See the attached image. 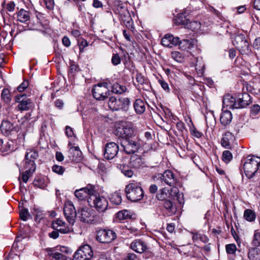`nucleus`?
Instances as JSON below:
<instances>
[{
	"label": "nucleus",
	"instance_id": "nucleus-54",
	"mask_svg": "<svg viewBox=\"0 0 260 260\" xmlns=\"http://www.w3.org/2000/svg\"><path fill=\"white\" fill-rule=\"evenodd\" d=\"M28 86V82L27 80H24L19 86L17 87V90L19 92H23Z\"/></svg>",
	"mask_w": 260,
	"mask_h": 260
},
{
	"label": "nucleus",
	"instance_id": "nucleus-48",
	"mask_svg": "<svg viewBox=\"0 0 260 260\" xmlns=\"http://www.w3.org/2000/svg\"><path fill=\"white\" fill-rule=\"evenodd\" d=\"M237 250V247L235 244H230L226 245V251L228 254H233Z\"/></svg>",
	"mask_w": 260,
	"mask_h": 260
},
{
	"label": "nucleus",
	"instance_id": "nucleus-14",
	"mask_svg": "<svg viewBox=\"0 0 260 260\" xmlns=\"http://www.w3.org/2000/svg\"><path fill=\"white\" fill-rule=\"evenodd\" d=\"M63 213L67 220L71 224H73L75 221L76 211L74 205L68 202L64 204Z\"/></svg>",
	"mask_w": 260,
	"mask_h": 260
},
{
	"label": "nucleus",
	"instance_id": "nucleus-23",
	"mask_svg": "<svg viewBox=\"0 0 260 260\" xmlns=\"http://www.w3.org/2000/svg\"><path fill=\"white\" fill-rule=\"evenodd\" d=\"M13 124L8 120H3L1 123V130L6 136H8L14 130Z\"/></svg>",
	"mask_w": 260,
	"mask_h": 260
},
{
	"label": "nucleus",
	"instance_id": "nucleus-27",
	"mask_svg": "<svg viewBox=\"0 0 260 260\" xmlns=\"http://www.w3.org/2000/svg\"><path fill=\"white\" fill-rule=\"evenodd\" d=\"M232 118V114L230 111L227 110L223 111L220 117V123L222 125L226 126L231 122Z\"/></svg>",
	"mask_w": 260,
	"mask_h": 260
},
{
	"label": "nucleus",
	"instance_id": "nucleus-3",
	"mask_svg": "<svg viewBox=\"0 0 260 260\" xmlns=\"http://www.w3.org/2000/svg\"><path fill=\"white\" fill-rule=\"evenodd\" d=\"M87 202L89 206L94 208L99 212H105L108 207L107 199L97 193L95 190V192L88 197Z\"/></svg>",
	"mask_w": 260,
	"mask_h": 260
},
{
	"label": "nucleus",
	"instance_id": "nucleus-47",
	"mask_svg": "<svg viewBox=\"0 0 260 260\" xmlns=\"http://www.w3.org/2000/svg\"><path fill=\"white\" fill-rule=\"evenodd\" d=\"M19 215L20 218L23 221H26L27 217L30 216L28 209L26 208L22 209L20 212Z\"/></svg>",
	"mask_w": 260,
	"mask_h": 260
},
{
	"label": "nucleus",
	"instance_id": "nucleus-15",
	"mask_svg": "<svg viewBox=\"0 0 260 260\" xmlns=\"http://www.w3.org/2000/svg\"><path fill=\"white\" fill-rule=\"evenodd\" d=\"M95 187L89 184L86 187L77 189L75 191V196L79 200H84L87 196H91L95 192Z\"/></svg>",
	"mask_w": 260,
	"mask_h": 260
},
{
	"label": "nucleus",
	"instance_id": "nucleus-53",
	"mask_svg": "<svg viewBox=\"0 0 260 260\" xmlns=\"http://www.w3.org/2000/svg\"><path fill=\"white\" fill-rule=\"evenodd\" d=\"M260 111V106L258 105H253L251 109V114L253 116L256 115Z\"/></svg>",
	"mask_w": 260,
	"mask_h": 260
},
{
	"label": "nucleus",
	"instance_id": "nucleus-49",
	"mask_svg": "<svg viewBox=\"0 0 260 260\" xmlns=\"http://www.w3.org/2000/svg\"><path fill=\"white\" fill-rule=\"evenodd\" d=\"M52 170L54 172L59 175H62L65 171L63 167L57 165L53 166Z\"/></svg>",
	"mask_w": 260,
	"mask_h": 260
},
{
	"label": "nucleus",
	"instance_id": "nucleus-50",
	"mask_svg": "<svg viewBox=\"0 0 260 260\" xmlns=\"http://www.w3.org/2000/svg\"><path fill=\"white\" fill-rule=\"evenodd\" d=\"M191 134L196 137L197 138H200L203 136V133L198 131L196 127H193L192 128L190 129Z\"/></svg>",
	"mask_w": 260,
	"mask_h": 260
},
{
	"label": "nucleus",
	"instance_id": "nucleus-60",
	"mask_svg": "<svg viewBox=\"0 0 260 260\" xmlns=\"http://www.w3.org/2000/svg\"><path fill=\"white\" fill-rule=\"evenodd\" d=\"M46 251L47 252L48 254L52 257V258H55V255L58 254V252H56L53 248H48L46 249Z\"/></svg>",
	"mask_w": 260,
	"mask_h": 260
},
{
	"label": "nucleus",
	"instance_id": "nucleus-17",
	"mask_svg": "<svg viewBox=\"0 0 260 260\" xmlns=\"http://www.w3.org/2000/svg\"><path fill=\"white\" fill-rule=\"evenodd\" d=\"M92 214V210L87 207L82 208L78 211L79 217L84 222L91 223L93 221Z\"/></svg>",
	"mask_w": 260,
	"mask_h": 260
},
{
	"label": "nucleus",
	"instance_id": "nucleus-13",
	"mask_svg": "<svg viewBox=\"0 0 260 260\" xmlns=\"http://www.w3.org/2000/svg\"><path fill=\"white\" fill-rule=\"evenodd\" d=\"M118 151L119 147L117 144L114 142L108 143L105 146L104 156L106 159H112L117 156Z\"/></svg>",
	"mask_w": 260,
	"mask_h": 260
},
{
	"label": "nucleus",
	"instance_id": "nucleus-38",
	"mask_svg": "<svg viewBox=\"0 0 260 260\" xmlns=\"http://www.w3.org/2000/svg\"><path fill=\"white\" fill-rule=\"evenodd\" d=\"M110 199L111 202L116 205L120 204L122 202L121 194L119 191H116L112 193Z\"/></svg>",
	"mask_w": 260,
	"mask_h": 260
},
{
	"label": "nucleus",
	"instance_id": "nucleus-43",
	"mask_svg": "<svg viewBox=\"0 0 260 260\" xmlns=\"http://www.w3.org/2000/svg\"><path fill=\"white\" fill-rule=\"evenodd\" d=\"M171 55L172 57L178 63H183L184 61V56L179 52H173Z\"/></svg>",
	"mask_w": 260,
	"mask_h": 260
},
{
	"label": "nucleus",
	"instance_id": "nucleus-33",
	"mask_svg": "<svg viewBox=\"0 0 260 260\" xmlns=\"http://www.w3.org/2000/svg\"><path fill=\"white\" fill-rule=\"evenodd\" d=\"M248 256L249 260H260V250L257 247L249 249Z\"/></svg>",
	"mask_w": 260,
	"mask_h": 260
},
{
	"label": "nucleus",
	"instance_id": "nucleus-12",
	"mask_svg": "<svg viewBox=\"0 0 260 260\" xmlns=\"http://www.w3.org/2000/svg\"><path fill=\"white\" fill-rule=\"evenodd\" d=\"M116 234L111 230H101L96 234V240L101 243H110L116 238Z\"/></svg>",
	"mask_w": 260,
	"mask_h": 260
},
{
	"label": "nucleus",
	"instance_id": "nucleus-28",
	"mask_svg": "<svg viewBox=\"0 0 260 260\" xmlns=\"http://www.w3.org/2000/svg\"><path fill=\"white\" fill-rule=\"evenodd\" d=\"M69 157L71 160L78 161L81 159L82 152L78 147H72L69 149Z\"/></svg>",
	"mask_w": 260,
	"mask_h": 260
},
{
	"label": "nucleus",
	"instance_id": "nucleus-9",
	"mask_svg": "<svg viewBox=\"0 0 260 260\" xmlns=\"http://www.w3.org/2000/svg\"><path fill=\"white\" fill-rule=\"evenodd\" d=\"M93 252L90 245L81 246L74 254L73 260H90L93 257Z\"/></svg>",
	"mask_w": 260,
	"mask_h": 260
},
{
	"label": "nucleus",
	"instance_id": "nucleus-26",
	"mask_svg": "<svg viewBox=\"0 0 260 260\" xmlns=\"http://www.w3.org/2000/svg\"><path fill=\"white\" fill-rule=\"evenodd\" d=\"M196 43V41L194 39H183L180 40L179 39L178 45L182 50H187L193 48Z\"/></svg>",
	"mask_w": 260,
	"mask_h": 260
},
{
	"label": "nucleus",
	"instance_id": "nucleus-55",
	"mask_svg": "<svg viewBox=\"0 0 260 260\" xmlns=\"http://www.w3.org/2000/svg\"><path fill=\"white\" fill-rule=\"evenodd\" d=\"M111 60L113 64L117 65L120 63L121 58L118 54H113Z\"/></svg>",
	"mask_w": 260,
	"mask_h": 260
},
{
	"label": "nucleus",
	"instance_id": "nucleus-32",
	"mask_svg": "<svg viewBox=\"0 0 260 260\" xmlns=\"http://www.w3.org/2000/svg\"><path fill=\"white\" fill-rule=\"evenodd\" d=\"M130 164L134 168H138L143 165L144 161L140 156L134 154L131 157Z\"/></svg>",
	"mask_w": 260,
	"mask_h": 260
},
{
	"label": "nucleus",
	"instance_id": "nucleus-20",
	"mask_svg": "<svg viewBox=\"0 0 260 260\" xmlns=\"http://www.w3.org/2000/svg\"><path fill=\"white\" fill-rule=\"evenodd\" d=\"M223 108L229 109H238L237 102L235 98L230 94L225 95L222 101Z\"/></svg>",
	"mask_w": 260,
	"mask_h": 260
},
{
	"label": "nucleus",
	"instance_id": "nucleus-51",
	"mask_svg": "<svg viewBox=\"0 0 260 260\" xmlns=\"http://www.w3.org/2000/svg\"><path fill=\"white\" fill-rule=\"evenodd\" d=\"M46 8L49 10H52L54 9V0H43Z\"/></svg>",
	"mask_w": 260,
	"mask_h": 260
},
{
	"label": "nucleus",
	"instance_id": "nucleus-59",
	"mask_svg": "<svg viewBox=\"0 0 260 260\" xmlns=\"http://www.w3.org/2000/svg\"><path fill=\"white\" fill-rule=\"evenodd\" d=\"M78 66H70L69 70V74L72 76H74L76 72L80 71Z\"/></svg>",
	"mask_w": 260,
	"mask_h": 260
},
{
	"label": "nucleus",
	"instance_id": "nucleus-30",
	"mask_svg": "<svg viewBox=\"0 0 260 260\" xmlns=\"http://www.w3.org/2000/svg\"><path fill=\"white\" fill-rule=\"evenodd\" d=\"M234 138L232 134L229 132H226L224 133L223 138L221 141V145L225 148H231V140H233Z\"/></svg>",
	"mask_w": 260,
	"mask_h": 260
},
{
	"label": "nucleus",
	"instance_id": "nucleus-7",
	"mask_svg": "<svg viewBox=\"0 0 260 260\" xmlns=\"http://www.w3.org/2000/svg\"><path fill=\"white\" fill-rule=\"evenodd\" d=\"M107 82L99 83L93 86L92 92L94 99L99 101H104L108 98L110 94Z\"/></svg>",
	"mask_w": 260,
	"mask_h": 260
},
{
	"label": "nucleus",
	"instance_id": "nucleus-19",
	"mask_svg": "<svg viewBox=\"0 0 260 260\" xmlns=\"http://www.w3.org/2000/svg\"><path fill=\"white\" fill-rule=\"evenodd\" d=\"M179 38L174 37L172 35H166L161 39V44L163 46L171 48L173 46L178 45Z\"/></svg>",
	"mask_w": 260,
	"mask_h": 260
},
{
	"label": "nucleus",
	"instance_id": "nucleus-6",
	"mask_svg": "<svg viewBox=\"0 0 260 260\" xmlns=\"http://www.w3.org/2000/svg\"><path fill=\"white\" fill-rule=\"evenodd\" d=\"M115 134L123 140H126L133 138L136 133L131 124L125 122L120 124L117 127Z\"/></svg>",
	"mask_w": 260,
	"mask_h": 260
},
{
	"label": "nucleus",
	"instance_id": "nucleus-10",
	"mask_svg": "<svg viewBox=\"0 0 260 260\" xmlns=\"http://www.w3.org/2000/svg\"><path fill=\"white\" fill-rule=\"evenodd\" d=\"M15 101L18 104L15 109L21 112L29 110L32 106V101L25 94H19L15 96Z\"/></svg>",
	"mask_w": 260,
	"mask_h": 260
},
{
	"label": "nucleus",
	"instance_id": "nucleus-41",
	"mask_svg": "<svg viewBox=\"0 0 260 260\" xmlns=\"http://www.w3.org/2000/svg\"><path fill=\"white\" fill-rule=\"evenodd\" d=\"M168 191V189L166 187L160 189L156 195V199L162 201L166 200Z\"/></svg>",
	"mask_w": 260,
	"mask_h": 260
},
{
	"label": "nucleus",
	"instance_id": "nucleus-11",
	"mask_svg": "<svg viewBox=\"0 0 260 260\" xmlns=\"http://www.w3.org/2000/svg\"><path fill=\"white\" fill-rule=\"evenodd\" d=\"M124 151L127 154H133L136 152L140 148L141 144L134 139H128L123 140L121 143Z\"/></svg>",
	"mask_w": 260,
	"mask_h": 260
},
{
	"label": "nucleus",
	"instance_id": "nucleus-56",
	"mask_svg": "<svg viewBox=\"0 0 260 260\" xmlns=\"http://www.w3.org/2000/svg\"><path fill=\"white\" fill-rule=\"evenodd\" d=\"M34 184L38 187L43 188L46 186L44 182L41 179H35L34 181Z\"/></svg>",
	"mask_w": 260,
	"mask_h": 260
},
{
	"label": "nucleus",
	"instance_id": "nucleus-16",
	"mask_svg": "<svg viewBox=\"0 0 260 260\" xmlns=\"http://www.w3.org/2000/svg\"><path fill=\"white\" fill-rule=\"evenodd\" d=\"M52 228L57 230L62 234L69 233L72 231V229L67 225V224L61 220L57 219L52 223Z\"/></svg>",
	"mask_w": 260,
	"mask_h": 260
},
{
	"label": "nucleus",
	"instance_id": "nucleus-57",
	"mask_svg": "<svg viewBox=\"0 0 260 260\" xmlns=\"http://www.w3.org/2000/svg\"><path fill=\"white\" fill-rule=\"evenodd\" d=\"M158 82L160 84L161 87L166 91L169 92L170 88L168 84L163 79H159Z\"/></svg>",
	"mask_w": 260,
	"mask_h": 260
},
{
	"label": "nucleus",
	"instance_id": "nucleus-64",
	"mask_svg": "<svg viewBox=\"0 0 260 260\" xmlns=\"http://www.w3.org/2000/svg\"><path fill=\"white\" fill-rule=\"evenodd\" d=\"M253 47L257 50L260 49V38L256 39L253 43Z\"/></svg>",
	"mask_w": 260,
	"mask_h": 260
},
{
	"label": "nucleus",
	"instance_id": "nucleus-40",
	"mask_svg": "<svg viewBox=\"0 0 260 260\" xmlns=\"http://www.w3.org/2000/svg\"><path fill=\"white\" fill-rule=\"evenodd\" d=\"M116 217L119 220H124L131 217V212L127 210L119 211L116 214Z\"/></svg>",
	"mask_w": 260,
	"mask_h": 260
},
{
	"label": "nucleus",
	"instance_id": "nucleus-46",
	"mask_svg": "<svg viewBox=\"0 0 260 260\" xmlns=\"http://www.w3.org/2000/svg\"><path fill=\"white\" fill-rule=\"evenodd\" d=\"M252 243L253 245L256 247L260 245V233L255 232Z\"/></svg>",
	"mask_w": 260,
	"mask_h": 260
},
{
	"label": "nucleus",
	"instance_id": "nucleus-4",
	"mask_svg": "<svg viewBox=\"0 0 260 260\" xmlns=\"http://www.w3.org/2000/svg\"><path fill=\"white\" fill-rule=\"evenodd\" d=\"M260 166V157L248 156L244 162L243 168L245 175L248 178H252Z\"/></svg>",
	"mask_w": 260,
	"mask_h": 260
},
{
	"label": "nucleus",
	"instance_id": "nucleus-5",
	"mask_svg": "<svg viewBox=\"0 0 260 260\" xmlns=\"http://www.w3.org/2000/svg\"><path fill=\"white\" fill-rule=\"evenodd\" d=\"M233 45L242 54H248L251 50L249 43L245 36L243 34L236 35L232 41Z\"/></svg>",
	"mask_w": 260,
	"mask_h": 260
},
{
	"label": "nucleus",
	"instance_id": "nucleus-21",
	"mask_svg": "<svg viewBox=\"0 0 260 260\" xmlns=\"http://www.w3.org/2000/svg\"><path fill=\"white\" fill-rule=\"evenodd\" d=\"M237 102L238 108L246 107L252 103L250 95L246 92L239 94Z\"/></svg>",
	"mask_w": 260,
	"mask_h": 260
},
{
	"label": "nucleus",
	"instance_id": "nucleus-36",
	"mask_svg": "<svg viewBox=\"0 0 260 260\" xmlns=\"http://www.w3.org/2000/svg\"><path fill=\"white\" fill-rule=\"evenodd\" d=\"M126 86L117 83L112 85V91L116 94H122L126 92Z\"/></svg>",
	"mask_w": 260,
	"mask_h": 260
},
{
	"label": "nucleus",
	"instance_id": "nucleus-44",
	"mask_svg": "<svg viewBox=\"0 0 260 260\" xmlns=\"http://www.w3.org/2000/svg\"><path fill=\"white\" fill-rule=\"evenodd\" d=\"M233 158L231 152L229 150H225L222 153V160L226 163L229 162Z\"/></svg>",
	"mask_w": 260,
	"mask_h": 260
},
{
	"label": "nucleus",
	"instance_id": "nucleus-37",
	"mask_svg": "<svg viewBox=\"0 0 260 260\" xmlns=\"http://www.w3.org/2000/svg\"><path fill=\"white\" fill-rule=\"evenodd\" d=\"M244 217L248 221H254L256 218V214L254 211L251 209H246L244 212Z\"/></svg>",
	"mask_w": 260,
	"mask_h": 260
},
{
	"label": "nucleus",
	"instance_id": "nucleus-62",
	"mask_svg": "<svg viewBox=\"0 0 260 260\" xmlns=\"http://www.w3.org/2000/svg\"><path fill=\"white\" fill-rule=\"evenodd\" d=\"M125 260H139L137 256L132 253H128Z\"/></svg>",
	"mask_w": 260,
	"mask_h": 260
},
{
	"label": "nucleus",
	"instance_id": "nucleus-31",
	"mask_svg": "<svg viewBox=\"0 0 260 260\" xmlns=\"http://www.w3.org/2000/svg\"><path fill=\"white\" fill-rule=\"evenodd\" d=\"M120 99H116L114 96H111L109 98L108 101L109 107L113 111L120 110Z\"/></svg>",
	"mask_w": 260,
	"mask_h": 260
},
{
	"label": "nucleus",
	"instance_id": "nucleus-25",
	"mask_svg": "<svg viewBox=\"0 0 260 260\" xmlns=\"http://www.w3.org/2000/svg\"><path fill=\"white\" fill-rule=\"evenodd\" d=\"M188 13L186 11L177 15V17L174 19V22L176 25H182L185 27L188 22V19L186 18Z\"/></svg>",
	"mask_w": 260,
	"mask_h": 260
},
{
	"label": "nucleus",
	"instance_id": "nucleus-42",
	"mask_svg": "<svg viewBox=\"0 0 260 260\" xmlns=\"http://www.w3.org/2000/svg\"><path fill=\"white\" fill-rule=\"evenodd\" d=\"M200 23L196 21H190L188 20L187 24L186 25L185 27L191 29L192 31H196L200 28Z\"/></svg>",
	"mask_w": 260,
	"mask_h": 260
},
{
	"label": "nucleus",
	"instance_id": "nucleus-1",
	"mask_svg": "<svg viewBox=\"0 0 260 260\" xmlns=\"http://www.w3.org/2000/svg\"><path fill=\"white\" fill-rule=\"evenodd\" d=\"M39 156L38 153L35 150H27L23 162V167L26 171L22 174V181L26 183L36 170L35 160Z\"/></svg>",
	"mask_w": 260,
	"mask_h": 260
},
{
	"label": "nucleus",
	"instance_id": "nucleus-58",
	"mask_svg": "<svg viewBox=\"0 0 260 260\" xmlns=\"http://www.w3.org/2000/svg\"><path fill=\"white\" fill-rule=\"evenodd\" d=\"M122 173L126 177H131L133 175V172L128 168L124 167L122 170Z\"/></svg>",
	"mask_w": 260,
	"mask_h": 260
},
{
	"label": "nucleus",
	"instance_id": "nucleus-8",
	"mask_svg": "<svg viewBox=\"0 0 260 260\" xmlns=\"http://www.w3.org/2000/svg\"><path fill=\"white\" fill-rule=\"evenodd\" d=\"M153 179L156 182H164L170 186L176 185L177 182L175 174L170 170H166L163 174H157L153 177Z\"/></svg>",
	"mask_w": 260,
	"mask_h": 260
},
{
	"label": "nucleus",
	"instance_id": "nucleus-29",
	"mask_svg": "<svg viewBox=\"0 0 260 260\" xmlns=\"http://www.w3.org/2000/svg\"><path fill=\"white\" fill-rule=\"evenodd\" d=\"M134 108L137 114H143L146 109L144 102L141 99H137L134 103Z\"/></svg>",
	"mask_w": 260,
	"mask_h": 260
},
{
	"label": "nucleus",
	"instance_id": "nucleus-34",
	"mask_svg": "<svg viewBox=\"0 0 260 260\" xmlns=\"http://www.w3.org/2000/svg\"><path fill=\"white\" fill-rule=\"evenodd\" d=\"M29 18L30 16L29 12L23 9H21L17 13L18 20L22 23H25L29 19Z\"/></svg>",
	"mask_w": 260,
	"mask_h": 260
},
{
	"label": "nucleus",
	"instance_id": "nucleus-45",
	"mask_svg": "<svg viewBox=\"0 0 260 260\" xmlns=\"http://www.w3.org/2000/svg\"><path fill=\"white\" fill-rule=\"evenodd\" d=\"M121 19L124 22L129 23L132 20L131 16L128 12L126 10H124L123 13H121Z\"/></svg>",
	"mask_w": 260,
	"mask_h": 260
},
{
	"label": "nucleus",
	"instance_id": "nucleus-52",
	"mask_svg": "<svg viewBox=\"0 0 260 260\" xmlns=\"http://www.w3.org/2000/svg\"><path fill=\"white\" fill-rule=\"evenodd\" d=\"M34 214L35 215V218L36 220H40L43 218L42 211L39 208H34Z\"/></svg>",
	"mask_w": 260,
	"mask_h": 260
},
{
	"label": "nucleus",
	"instance_id": "nucleus-2",
	"mask_svg": "<svg viewBox=\"0 0 260 260\" xmlns=\"http://www.w3.org/2000/svg\"><path fill=\"white\" fill-rule=\"evenodd\" d=\"M127 199L133 202H137L141 200L144 197V191L140 184L137 182H132L127 185L125 188Z\"/></svg>",
	"mask_w": 260,
	"mask_h": 260
},
{
	"label": "nucleus",
	"instance_id": "nucleus-39",
	"mask_svg": "<svg viewBox=\"0 0 260 260\" xmlns=\"http://www.w3.org/2000/svg\"><path fill=\"white\" fill-rule=\"evenodd\" d=\"M120 110H122L124 111H127L130 105V101L129 99L127 98H120Z\"/></svg>",
	"mask_w": 260,
	"mask_h": 260
},
{
	"label": "nucleus",
	"instance_id": "nucleus-24",
	"mask_svg": "<svg viewBox=\"0 0 260 260\" xmlns=\"http://www.w3.org/2000/svg\"><path fill=\"white\" fill-rule=\"evenodd\" d=\"M136 79L138 82L139 88H141L143 90H147V88L149 86L148 80L145 77L143 76L141 73H137L136 76Z\"/></svg>",
	"mask_w": 260,
	"mask_h": 260
},
{
	"label": "nucleus",
	"instance_id": "nucleus-18",
	"mask_svg": "<svg viewBox=\"0 0 260 260\" xmlns=\"http://www.w3.org/2000/svg\"><path fill=\"white\" fill-rule=\"evenodd\" d=\"M130 247L133 251L139 253H142L147 249L145 242L140 239L133 241L131 244Z\"/></svg>",
	"mask_w": 260,
	"mask_h": 260
},
{
	"label": "nucleus",
	"instance_id": "nucleus-63",
	"mask_svg": "<svg viewBox=\"0 0 260 260\" xmlns=\"http://www.w3.org/2000/svg\"><path fill=\"white\" fill-rule=\"evenodd\" d=\"M62 42L63 45L67 47H69L71 45L70 40L69 38L67 36L63 37L62 39Z\"/></svg>",
	"mask_w": 260,
	"mask_h": 260
},
{
	"label": "nucleus",
	"instance_id": "nucleus-22",
	"mask_svg": "<svg viewBox=\"0 0 260 260\" xmlns=\"http://www.w3.org/2000/svg\"><path fill=\"white\" fill-rule=\"evenodd\" d=\"M162 205L168 216H172L177 212V207L171 201L165 200L162 201Z\"/></svg>",
	"mask_w": 260,
	"mask_h": 260
},
{
	"label": "nucleus",
	"instance_id": "nucleus-61",
	"mask_svg": "<svg viewBox=\"0 0 260 260\" xmlns=\"http://www.w3.org/2000/svg\"><path fill=\"white\" fill-rule=\"evenodd\" d=\"M176 127L178 131L183 132L185 130V125L184 123L181 121H179L176 123Z\"/></svg>",
	"mask_w": 260,
	"mask_h": 260
},
{
	"label": "nucleus",
	"instance_id": "nucleus-35",
	"mask_svg": "<svg viewBox=\"0 0 260 260\" xmlns=\"http://www.w3.org/2000/svg\"><path fill=\"white\" fill-rule=\"evenodd\" d=\"M2 100L8 105H10L12 101L11 93L7 88L3 89L1 93Z\"/></svg>",
	"mask_w": 260,
	"mask_h": 260
}]
</instances>
